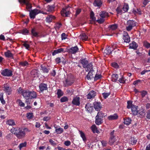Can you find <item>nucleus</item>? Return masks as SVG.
<instances>
[{"label":"nucleus","instance_id":"423d86ee","mask_svg":"<svg viewBox=\"0 0 150 150\" xmlns=\"http://www.w3.org/2000/svg\"><path fill=\"white\" fill-rule=\"evenodd\" d=\"M3 90L7 95H10L11 94L12 91L11 87L6 84H4Z\"/></svg>","mask_w":150,"mask_h":150},{"label":"nucleus","instance_id":"0eeeda50","mask_svg":"<svg viewBox=\"0 0 150 150\" xmlns=\"http://www.w3.org/2000/svg\"><path fill=\"white\" fill-rule=\"evenodd\" d=\"M18 1L20 3H23L25 4L27 9H30L31 8V5L29 3L30 0H18Z\"/></svg>","mask_w":150,"mask_h":150},{"label":"nucleus","instance_id":"e2e57ef3","mask_svg":"<svg viewBox=\"0 0 150 150\" xmlns=\"http://www.w3.org/2000/svg\"><path fill=\"white\" fill-rule=\"evenodd\" d=\"M140 92L142 98H143L145 97L146 95L147 94V92L146 91H141Z\"/></svg>","mask_w":150,"mask_h":150},{"label":"nucleus","instance_id":"a878e982","mask_svg":"<svg viewBox=\"0 0 150 150\" xmlns=\"http://www.w3.org/2000/svg\"><path fill=\"white\" fill-rule=\"evenodd\" d=\"M39 87L41 91L45 90L47 89V85L44 83L41 84L40 85Z\"/></svg>","mask_w":150,"mask_h":150},{"label":"nucleus","instance_id":"338daca9","mask_svg":"<svg viewBox=\"0 0 150 150\" xmlns=\"http://www.w3.org/2000/svg\"><path fill=\"white\" fill-rule=\"evenodd\" d=\"M81 11V9H80V8L77 9L76 10V13L75 14V16L76 17L80 13Z\"/></svg>","mask_w":150,"mask_h":150},{"label":"nucleus","instance_id":"1a4fd4ad","mask_svg":"<svg viewBox=\"0 0 150 150\" xmlns=\"http://www.w3.org/2000/svg\"><path fill=\"white\" fill-rule=\"evenodd\" d=\"M93 106L95 110L97 111H100L102 108L101 104L100 102H95L93 103Z\"/></svg>","mask_w":150,"mask_h":150},{"label":"nucleus","instance_id":"4d7b16f0","mask_svg":"<svg viewBox=\"0 0 150 150\" xmlns=\"http://www.w3.org/2000/svg\"><path fill=\"white\" fill-rule=\"evenodd\" d=\"M105 20L103 18H101L100 19L97 20V22L99 24L103 23L105 21Z\"/></svg>","mask_w":150,"mask_h":150},{"label":"nucleus","instance_id":"ea45409f","mask_svg":"<svg viewBox=\"0 0 150 150\" xmlns=\"http://www.w3.org/2000/svg\"><path fill=\"white\" fill-rule=\"evenodd\" d=\"M41 69L42 70L43 72L47 73L48 72L49 68L48 67H46L45 66H43L42 65H41Z\"/></svg>","mask_w":150,"mask_h":150},{"label":"nucleus","instance_id":"473e14b6","mask_svg":"<svg viewBox=\"0 0 150 150\" xmlns=\"http://www.w3.org/2000/svg\"><path fill=\"white\" fill-rule=\"evenodd\" d=\"M91 128L92 130L94 133H99V131L97 127L95 125H92L91 126Z\"/></svg>","mask_w":150,"mask_h":150},{"label":"nucleus","instance_id":"58836bf2","mask_svg":"<svg viewBox=\"0 0 150 150\" xmlns=\"http://www.w3.org/2000/svg\"><path fill=\"white\" fill-rule=\"evenodd\" d=\"M112 81L116 82L118 78V75L117 74H113L112 76Z\"/></svg>","mask_w":150,"mask_h":150},{"label":"nucleus","instance_id":"412c9836","mask_svg":"<svg viewBox=\"0 0 150 150\" xmlns=\"http://www.w3.org/2000/svg\"><path fill=\"white\" fill-rule=\"evenodd\" d=\"M117 28V25L116 24H114L109 25L108 27V30L109 31L114 30H116Z\"/></svg>","mask_w":150,"mask_h":150},{"label":"nucleus","instance_id":"aec40b11","mask_svg":"<svg viewBox=\"0 0 150 150\" xmlns=\"http://www.w3.org/2000/svg\"><path fill=\"white\" fill-rule=\"evenodd\" d=\"M79 50V48L77 46L71 47L69 50V52L72 54H75Z\"/></svg>","mask_w":150,"mask_h":150},{"label":"nucleus","instance_id":"4be33fe9","mask_svg":"<svg viewBox=\"0 0 150 150\" xmlns=\"http://www.w3.org/2000/svg\"><path fill=\"white\" fill-rule=\"evenodd\" d=\"M138 113L136 115H138L139 116H140L141 117L145 115V111L143 108H141L138 110Z\"/></svg>","mask_w":150,"mask_h":150},{"label":"nucleus","instance_id":"69168bd1","mask_svg":"<svg viewBox=\"0 0 150 150\" xmlns=\"http://www.w3.org/2000/svg\"><path fill=\"white\" fill-rule=\"evenodd\" d=\"M67 35H66L64 33H63L61 35V38L62 40L65 39L67 38Z\"/></svg>","mask_w":150,"mask_h":150},{"label":"nucleus","instance_id":"20e7f679","mask_svg":"<svg viewBox=\"0 0 150 150\" xmlns=\"http://www.w3.org/2000/svg\"><path fill=\"white\" fill-rule=\"evenodd\" d=\"M1 74L4 76H11L12 75V71L10 70L5 69L2 71Z\"/></svg>","mask_w":150,"mask_h":150},{"label":"nucleus","instance_id":"4468645a","mask_svg":"<svg viewBox=\"0 0 150 150\" xmlns=\"http://www.w3.org/2000/svg\"><path fill=\"white\" fill-rule=\"evenodd\" d=\"M85 108L86 109L87 111L89 112H91L93 110V106L91 104L89 103H88L86 105Z\"/></svg>","mask_w":150,"mask_h":150},{"label":"nucleus","instance_id":"79ce46f5","mask_svg":"<svg viewBox=\"0 0 150 150\" xmlns=\"http://www.w3.org/2000/svg\"><path fill=\"white\" fill-rule=\"evenodd\" d=\"M79 132L80 133V136L82 138L83 140L84 141H86V139L84 133L81 131L79 130Z\"/></svg>","mask_w":150,"mask_h":150},{"label":"nucleus","instance_id":"cd10ccee","mask_svg":"<svg viewBox=\"0 0 150 150\" xmlns=\"http://www.w3.org/2000/svg\"><path fill=\"white\" fill-rule=\"evenodd\" d=\"M30 98H35L37 97L36 92L34 91H30Z\"/></svg>","mask_w":150,"mask_h":150},{"label":"nucleus","instance_id":"2f4dec72","mask_svg":"<svg viewBox=\"0 0 150 150\" xmlns=\"http://www.w3.org/2000/svg\"><path fill=\"white\" fill-rule=\"evenodd\" d=\"M64 51V49L62 48H61L57 50H54V52H52V55L54 56L57 53H60L62 52H63Z\"/></svg>","mask_w":150,"mask_h":150},{"label":"nucleus","instance_id":"774afa93","mask_svg":"<svg viewBox=\"0 0 150 150\" xmlns=\"http://www.w3.org/2000/svg\"><path fill=\"white\" fill-rule=\"evenodd\" d=\"M49 141L51 144L54 146H55L57 144L52 139H50Z\"/></svg>","mask_w":150,"mask_h":150},{"label":"nucleus","instance_id":"13d9d810","mask_svg":"<svg viewBox=\"0 0 150 150\" xmlns=\"http://www.w3.org/2000/svg\"><path fill=\"white\" fill-rule=\"evenodd\" d=\"M62 25V24L61 23H57L55 24V27L56 30H58Z\"/></svg>","mask_w":150,"mask_h":150},{"label":"nucleus","instance_id":"ddd939ff","mask_svg":"<svg viewBox=\"0 0 150 150\" xmlns=\"http://www.w3.org/2000/svg\"><path fill=\"white\" fill-rule=\"evenodd\" d=\"M102 4V0H95L93 3V5L94 6H97L99 8L101 6Z\"/></svg>","mask_w":150,"mask_h":150},{"label":"nucleus","instance_id":"9b49d317","mask_svg":"<svg viewBox=\"0 0 150 150\" xmlns=\"http://www.w3.org/2000/svg\"><path fill=\"white\" fill-rule=\"evenodd\" d=\"M123 39L124 42L126 43H129L130 41V38L127 32L124 33Z\"/></svg>","mask_w":150,"mask_h":150},{"label":"nucleus","instance_id":"bb28decb","mask_svg":"<svg viewBox=\"0 0 150 150\" xmlns=\"http://www.w3.org/2000/svg\"><path fill=\"white\" fill-rule=\"evenodd\" d=\"M47 11L50 12H52L54 11L55 7L54 6L48 5L47 7Z\"/></svg>","mask_w":150,"mask_h":150},{"label":"nucleus","instance_id":"37998d69","mask_svg":"<svg viewBox=\"0 0 150 150\" xmlns=\"http://www.w3.org/2000/svg\"><path fill=\"white\" fill-rule=\"evenodd\" d=\"M80 38L82 40H86L88 39V37L85 33H83L80 36Z\"/></svg>","mask_w":150,"mask_h":150},{"label":"nucleus","instance_id":"dca6fc26","mask_svg":"<svg viewBox=\"0 0 150 150\" xmlns=\"http://www.w3.org/2000/svg\"><path fill=\"white\" fill-rule=\"evenodd\" d=\"M21 129L18 127L13 128L11 129V132L15 135L20 132Z\"/></svg>","mask_w":150,"mask_h":150},{"label":"nucleus","instance_id":"de8ad7c7","mask_svg":"<svg viewBox=\"0 0 150 150\" xmlns=\"http://www.w3.org/2000/svg\"><path fill=\"white\" fill-rule=\"evenodd\" d=\"M90 18L92 21H96V18L94 16V14L93 11H92L90 13Z\"/></svg>","mask_w":150,"mask_h":150},{"label":"nucleus","instance_id":"bf43d9fd","mask_svg":"<svg viewBox=\"0 0 150 150\" xmlns=\"http://www.w3.org/2000/svg\"><path fill=\"white\" fill-rule=\"evenodd\" d=\"M131 143L132 144H136L137 142V140L134 137H131Z\"/></svg>","mask_w":150,"mask_h":150},{"label":"nucleus","instance_id":"3c124183","mask_svg":"<svg viewBox=\"0 0 150 150\" xmlns=\"http://www.w3.org/2000/svg\"><path fill=\"white\" fill-rule=\"evenodd\" d=\"M17 102L18 103L19 105L21 107H24L25 105L24 103L22 102L21 100L19 99H18L17 100Z\"/></svg>","mask_w":150,"mask_h":150},{"label":"nucleus","instance_id":"c9c22d12","mask_svg":"<svg viewBox=\"0 0 150 150\" xmlns=\"http://www.w3.org/2000/svg\"><path fill=\"white\" fill-rule=\"evenodd\" d=\"M6 123L7 124L9 125H15L16 124L13 120L10 119L8 120Z\"/></svg>","mask_w":150,"mask_h":150},{"label":"nucleus","instance_id":"2eb2a0df","mask_svg":"<svg viewBox=\"0 0 150 150\" xmlns=\"http://www.w3.org/2000/svg\"><path fill=\"white\" fill-rule=\"evenodd\" d=\"M96 95V92L93 91L90 92L87 96L88 99H91L93 98Z\"/></svg>","mask_w":150,"mask_h":150},{"label":"nucleus","instance_id":"0e129e2a","mask_svg":"<svg viewBox=\"0 0 150 150\" xmlns=\"http://www.w3.org/2000/svg\"><path fill=\"white\" fill-rule=\"evenodd\" d=\"M116 11L117 13H123L122 10H121L119 7H118L117 8Z\"/></svg>","mask_w":150,"mask_h":150},{"label":"nucleus","instance_id":"f257e3e1","mask_svg":"<svg viewBox=\"0 0 150 150\" xmlns=\"http://www.w3.org/2000/svg\"><path fill=\"white\" fill-rule=\"evenodd\" d=\"M105 115L102 111L98 112L95 117V123L97 125H99L103 123V118Z\"/></svg>","mask_w":150,"mask_h":150},{"label":"nucleus","instance_id":"6e6d98bb","mask_svg":"<svg viewBox=\"0 0 150 150\" xmlns=\"http://www.w3.org/2000/svg\"><path fill=\"white\" fill-rule=\"evenodd\" d=\"M102 94L104 98L106 99L110 95V93H103Z\"/></svg>","mask_w":150,"mask_h":150},{"label":"nucleus","instance_id":"f03ea898","mask_svg":"<svg viewBox=\"0 0 150 150\" xmlns=\"http://www.w3.org/2000/svg\"><path fill=\"white\" fill-rule=\"evenodd\" d=\"M136 25V22L133 20H128L127 21L126 29L128 31H130L132 30L133 27Z\"/></svg>","mask_w":150,"mask_h":150},{"label":"nucleus","instance_id":"f8f14e48","mask_svg":"<svg viewBox=\"0 0 150 150\" xmlns=\"http://www.w3.org/2000/svg\"><path fill=\"white\" fill-rule=\"evenodd\" d=\"M25 131H22L21 129L20 131V132L17 134L16 136L18 139H22L25 137Z\"/></svg>","mask_w":150,"mask_h":150},{"label":"nucleus","instance_id":"f3484780","mask_svg":"<svg viewBox=\"0 0 150 150\" xmlns=\"http://www.w3.org/2000/svg\"><path fill=\"white\" fill-rule=\"evenodd\" d=\"M5 56L8 58H13V54L11 53V51L9 50H8L6 52L4 53Z\"/></svg>","mask_w":150,"mask_h":150},{"label":"nucleus","instance_id":"09e8293b","mask_svg":"<svg viewBox=\"0 0 150 150\" xmlns=\"http://www.w3.org/2000/svg\"><path fill=\"white\" fill-rule=\"evenodd\" d=\"M3 93H1L0 94V100L3 104H4L5 103V101L3 99Z\"/></svg>","mask_w":150,"mask_h":150},{"label":"nucleus","instance_id":"b1692460","mask_svg":"<svg viewBox=\"0 0 150 150\" xmlns=\"http://www.w3.org/2000/svg\"><path fill=\"white\" fill-rule=\"evenodd\" d=\"M129 46V48L133 49L134 50L136 49L138 47L137 44L134 41L132 42V43H130Z\"/></svg>","mask_w":150,"mask_h":150},{"label":"nucleus","instance_id":"a19ab883","mask_svg":"<svg viewBox=\"0 0 150 150\" xmlns=\"http://www.w3.org/2000/svg\"><path fill=\"white\" fill-rule=\"evenodd\" d=\"M129 9V6L127 4H125L124 5L123 7L122 8V10L123 13H125Z\"/></svg>","mask_w":150,"mask_h":150},{"label":"nucleus","instance_id":"5701e85b","mask_svg":"<svg viewBox=\"0 0 150 150\" xmlns=\"http://www.w3.org/2000/svg\"><path fill=\"white\" fill-rule=\"evenodd\" d=\"M137 106H135L133 105L131 107V110L133 113V114L136 115L138 113V110H137Z\"/></svg>","mask_w":150,"mask_h":150},{"label":"nucleus","instance_id":"f704fd0d","mask_svg":"<svg viewBox=\"0 0 150 150\" xmlns=\"http://www.w3.org/2000/svg\"><path fill=\"white\" fill-rule=\"evenodd\" d=\"M55 129V132L57 134H60L62 133L63 132V129L61 128H57V127L54 126Z\"/></svg>","mask_w":150,"mask_h":150},{"label":"nucleus","instance_id":"603ef678","mask_svg":"<svg viewBox=\"0 0 150 150\" xmlns=\"http://www.w3.org/2000/svg\"><path fill=\"white\" fill-rule=\"evenodd\" d=\"M68 98L65 96L62 97L60 99V101L61 102H64L68 101Z\"/></svg>","mask_w":150,"mask_h":150},{"label":"nucleus","instance_id":"680f3d73","mask_svg":"<svg viewBox=\"0 0 150 150\" xmlns=\"http://www.w3.org/2000/svg\"><path fill=\"white\" fill-rule=\"evenodd\" d=\"M102 77V76L101 74H96L94 77V80H97L98 79H100Z\"/></svg>","mask_w":150,"mask_h":150},{"label":"nucleus","instance_id":"6ab92c4d","mask_svg":"<svg viewBox=\"0 0 150 150\" xmlns=\"http://www.w3.org/2000/svg\"><path fill=\"white\" fill-rule=\"evenodd\" d=\"M55 18L54 16L52 15H50L46 17V21L48 23H50L52 21V20Z\"/></svg>","mask_w":150,"mask_h":150},{"label":"nucleus","instance_id":"864d4df0","mask_svg":"<svg viewBox=\"0 0 150 150\" xmlns=\"http://www.w3.org/2000/svg\"><path fill=\"white\" fill-rule=\"evenodd\" d=\"M143 45L144 46L147 48H149L150 47V43L146 41L144 42Z\"/></svg>","mask_w":150,"mask_h":150},{"label":"nucleus","instance_id":"052dcab7","mask_svg":"<svg viewBox=\"0 0 150 150\" xmlns=\"http://www.w3.org/2000/svg\"><path fill=\"white\" fill-rule=\"evenodd\" d=\"M21 33L23 34L26 35L29 33V31L27 29L25 28L22 30Z\"/></svg>","mask_w":150,"mask_h":150},{"label":"nucleus","instance_id":"c756f323","mask_svg":"<svg viewBox=\"0 0 150 150\" xmlns=\"http://www.w3.org/2000/svg\"><path fill=\"white\" fill-rule=\"evenodd\" d=\"M93 71H90L86 76L88 80H91L93 77Z\"/></svg>","mask_w":150,"mask_h":150},{"label":"nucleus","instance_id":"7ed1b4c3","mask_svg":"<svg viewBox=\"0 0 150 150\" xmlns=\"http://www.w3.org/2000/svg\"><path fill=\"white\" fill-rule=\"evenodd\" d=\"M116 44H114L113 45H112V46L113 47V49L111 47H110V46H108L105 49V50L104 51V53L106 54H111L112 52L114 50V48H117V47L116 46Z\"/></svg>","mask_w":150,"mask_h":150},{"label":"nucleus","instance_id":"5fc2aeb1","mask_svg":"<svg viewBox=\"0 0 150 150\" xmlns=\"http://www.w3.org/2000/svg\"><path fill=\"white\" fill-rule=\"evenodd\" d=\"M127 108L128 109L131 108L132 106L133 105L132 104V102L130 101H128L127 102Z\"/></svg>","mask_w":150,"mask_h":150},{"label":"nucleus","instance_id":"c03bdc74","mask_svg":"<svg viewBox=\"0 0 150 150\" xmlns=\"http://www.w3.org/2000/svg\"><path fill=\"white\" fill-rule=\"evenodd\" d=\"M19 66L20 67H24L27 66L28 65V63L27 61L21 62L19 63Z\"/></svg>","mask_w":150,"mask_h":150},{"label":"nucleus","instance_id":"6e6552de","mask_svg":"<svg viewBox=\"0 0 150 150\" xmlns=\"http://www.w3.org/2000/svg\"><path fill=\"white\" fill-rule=\"evenodd\" d=\"M80 98L79 97L76 96L74 97L72 101V104L76 106H79L80 105Z\"/></svg>","mask_w":150,"mask_h":150},{"label":"nucleus","instance_id":"9d476101","mask_svg":"<svg viewBox=\"0 0 150 150\" xmlns=\"http://www.w3.org/2000/svg\"><path fill=\"white\" fill-rule=\"evenodd\" d=\"M30 91L28 90H23L22 93V96L24 98L27 100L26 102H27V100L30 98Z\"/></svg>","mask_w":150,"mask_h":150},{"label":"nucleus","instance_id":"a18cd8bd","mask_svg":"<svg viewBox=\"0 0 150 150\" xmlns=\"http://www.w3.org/2000/svg\"><path fill=\"white\" fill-rule=\"evenodd\" d=\"M131 121V119L129 118L124 119V123L125 124L128 125L130 123Z\"/></svg>","mask_w":150,"mask_h":150},{"label":"nucleus","instance_id":"39448f33","mask_svg":"<svg viewBox=\"0 0 150 150\" xmlns=\"http://www.w3.org/2000/svg\"><path fill=\"white\" fill-rule=\"evenodd\" d=\"M40 10L37 9H35L32 10L30 13V16L31 18L34 19L35 18V16L37 14L40 13Z\"/></svg>","mask_w":150,"mask_h":150},{"label":"nucleus","instance_id":"49530a36","mask_svg":"<svg viewBox=\"0 0 150 150\" xmlns=\"http://www.w3.org/2000/svg\"><path fill=\"white\" fill-rule=\"evenodd\" d=\"M26 145L27 142H26L20 144L18 146L19 149L21 150L22 148L26 147Z\"/></svg>","mask_w":150,"mask_h":150},{"label":"nucleus","instance_id":"72a5a7b5","mask_svg":"<svg viewBox=\"0 0 150 150\" xmlns=\"http://www.w3.org/2000/svg\"><path fill=\"white\" fill-rule=\"evenodd\" d=\"M62 15L64 14L65 16L67 17L69 14V11H67L65 9H63L61 11Z\"/></svg>","mask_w":150,"mask_h":150},{"label":"nucleus","instance_id":"7c9ffc66","mask_svg":"<svg viewBox=\"0 0 150 150\" xmlns=\"http://www.w3.org/2000/svg\"><path fill=\"white\" fill-rule=\"evenodd\" d=\"M86 71H93V65L91 63L88 64L86 67Z\"/></svg>","mask_w":150,"mask_h":150},{"label":"nucleus","instance_id":"a211bd4d","mask_svg":"<svg viewBox=\"0 0 150 150\" xmlns=\"http://www.w3.org/2000/svg\"><path fill=\"white\" fill-rule=\"evenodd\" d=\"M80 63L82 64L83 67L86 68V67L88 63V61L86 58L81 59L80 61Z\"/></svg>","mask_w":150,"mask_h":150},{"label":"nucleus","instance_id":"c85d7f7f","mask_svg":"<svg viewBox=\"0 0 150 150\" xmlns=\"http://www.w3.org/2000/svg\"><path fill=\"white\" fill-rule=\"evenodd\" d=\"M118 118V116L116 114H115L112 115H111L108 117V119L109 120H116Z\"/></svg>","mask_w":150,"mask_h":150},{"label":"nucleus","instance_id":"393cba45","mask_svg":"<svg viewBox=\"0 0 150 150\" xmlns=\"http://www.w3.org/2000/svg\"><path fill=\"white\" fill-rule=\"evenodd\" d=\"M100 15L101 18H103L108 17L109 16L108 13L104 11H102Z\"/></svg>","mask_w":150,"mask_h":150},{"label":"nucleus","instance_id":"8fccbe9b","mask_svg":"<svg viewBox=\"0 0 150 150\" xmlns=\"http://www.w3.org/2000/svg\"><path fill=\"white\" fill-rule=\"evenodd\" d=\"M57 94L58 95V97L59 98L63 95V93L61 89H58L57 92Z\"/></svg>","mask_w":150,"mask_h":150},{"label":"nucleus","instance_id":"4c0bfd02","mask_svg":"<svg viewBox=\"0 0 150 150\" xmlns=\"http://www.w3.org/2000/svg\"><path fill=\"white\" fill-rule=\"evenodd\" d=\"M31 33L33 36L35 37H38V33L36 31L35 28H33L32 29Z\"/></svg>","mask_w":150,"mask_h":150},{"label":"nucleus","instance_id":"e433bc0d","mask_svg":"<svg viewBox=\"0 0 150 150\" xmlns=\"http://www.w3.org/2000/svg\"><path fill=\"white\" fill-rule=\"evenodd\" d=\"M115 137H110L109 140V143L110 145H112L115 142Z\"/></svg>","mask_w":150,"mask_h":150}]
</instances>
